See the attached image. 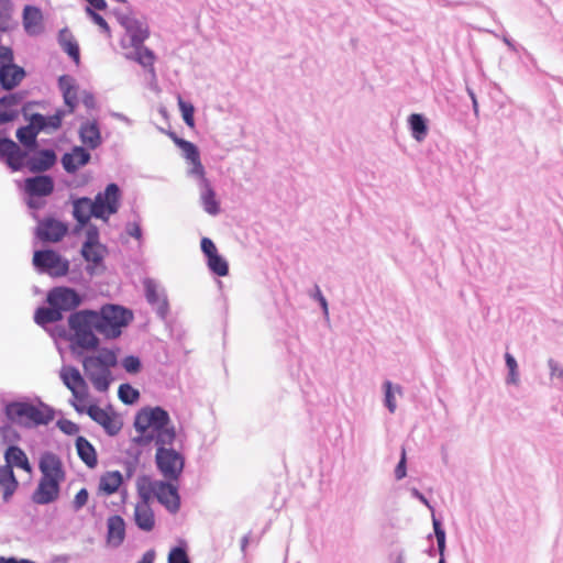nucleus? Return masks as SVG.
I'll list each match as a JSON object with an SVG mask.
<instances>
[{
  "label": "nucleus",
  "mask_w": 563,
  "mask_h": 563,
  "mask_svg": "<svg viewBox=\"0 0 563 563\" xmlns=\"http://www.w3.org/2000/svg\"><path fill=\"white\" fill-rule=\"evenodd\" d=\"M133 319L130 310L117 306L106 305L100 312L92 310H80L68 318V324L74 332V342L84 350H96L99 339L93 331L109 339L118 338L122 329Z\"/></svg>",
  "instance_id": "f257e3e1"
},
{
  "label": "nucleus",
  "mask_w": 563,
  "mask_h": 563,
  "mask_svg": "<svg viewBox=\"0 0 563 563\" xmlns=\"http://www.w3.org/2000/svg\"><path fill=\"white\" fill-rule=\"evenodd\" d=\"M134 428L139 434L133 442L142 446L152 442L170 446L176 439L169 413L162 407L142 408L135 416Z\"/></svg>",
  "instance_id": "f03ea898"
},
{
  "label": "nucleus",
  "mask_w": 563,
  "mask_h": 563,
  "mask_svg": "<svg viewBox=\"0 0 563 563\" xmlns=\"http://www.w3.org/2000/svg\"><path fill=\"white\" fill-rule=\"evenodd\" d=\"M121 192L117 184H109L95 199L81 197L73 201V216L80 225H85L95 217L103 221L117 213L120 207Z\"/></svg>",
  "instance_id": "7ed1b4c3"
},
{
  "label": "nucleus",
  "mask_w": 563,
  "mask_h": 563,
  "mask_svg": "<svg viewBox=\"0 0 563 563\" xmlns=\"http://www.w3.org/2000/svg\"><path fill=\"white\" fill-rule=\"evenodd\" d=\"M119 23L124 27L125 34L120 41L126 59L139 63L142 67L154 71V53L143 45L148 36V31L136 19L128 13L117 14Z\"/></svg>",
  "instance_id": "20e7f679"
},
{
  "label": "nucleus",
  "mask_w": 563,
  "mask_h": 563,
  "mask_svg": "<svg viewBox=\"0 0 563 563\" xmlns=\"http://www.w3.org/2000/svg\"><path fill=\"white\" fill-rule=\"evenodd\" d=\"M117 365V355L113 351L101 349L96 355L86 356L82 367L95 389L107 391L112 382L111 368Z\"/></svg>",
  "instance_id": "39448f33"
},
{
  "label": "nucleus",
  "mask_w": 563,
  "mask_h": 563,
  "mask_svg": "<svg viewBox=\"0 0 563 563\" xmlns=\"http://www.w3.org/2000/svg\"><path fill=\"white\" fill-rule=\"evenodd\" d=\"M7 413L12 421L24 427L47 424L53 418L46 406L37 407L23 401L9 404Z\"/></svg>",
  "instance_id": "423d86ee"
},
{
  "label": "nucleus",
  "mask_w": 563,
  "mask_h": 563,
  "mask_svg": "<svg viewBox=\"0 0 563 563\" xmlns=\"http://www.w3.org/2000/svg\"><path fill=\"white\" fill-rule=\"evenodd\" d=\"M144 481L147 484L146 486L145 484L139 485L142 498L148 500L151 497H155L172 514L179 510L180 497L175 485L164 481Z\"/></svg>",
  "instance_id": "0eeeda50"
},
{
  "label": "nucleus",
  "mask_w": 563,
  "mask_h": 563,
  "mask_svg": "<svg viewBox=\"0 0 563 563\" xmlns=\"http://www.w3.org/2000/svg\"><path fill=\"white\" fill-rule=\"evenodd\" d=\"M155 462L157 468L163 476L168 481H176L180 476L184 470L185 460L184 456L167 445H156Z\"/></svg>",
  "instance_id": "6e6552de"
},
{
  "label": "nucleus",
  "mask_w": 563,
  "mask_h": 563,
  "mask_svg": "<svg viewBox=\"0 0 563 563\" xmlns=\"http://www.w3.org/2000/svg\"><path fill=\"white\" fill-rule=\"evenodd\" d=\"M13 52L10 47L0 46V86L4 90H12L25 77V70L14 64Z\"/></svg>",
  "instance_id": "1a4fd4ad"
},
{
  "label": "nucleus",
  "mask_w": 563,
  "mask_h": 563,
  "mask_svg": "<svg viewBox=\"0 0 563 563\" xmlns=\"http://www.w3.org/2000/svg\"><path fill=\"white\" fill-rule=\"evenodd\" d=\"M33 265L40 273L52 277L65 276L69 269V262L52 250L35 251Z\"/></svg>",
  "instance_id": "9d476101"
},
{
  "label": "nucleus",
  "mask_w": 563,
  "mask_h": 563,
  "mask_svg": "<svg viewBox=\"0 0 563 563\" xmlns=\"http://www.w3.org/2000/svg\"><path fill=\"white\" fill-rule=\"evenodd\" d=\"M175 144L181 150L183 156L188 164L187 174L190 177H202L206 174L205 167L200 161V153L198 147L184 139L178 137L174 133H170Z\"/></svg>",
  "instance_id": "9b49d317"
},
{
  "label": "nucleus",
  "mask_w": 563,
  "mask_h": 563,
  "mask_svg": "<svg viewBox=\"0 0 563 563\" xmlns=\"http://www.w3.org/2000/svg\"><path fill=\"white\" fill-rule=\"evenodd\" d=\"M47 303L63 314L76 309L81 303V297L71 288L56 287L48 292Z\"/></svg>",
  "instance_id": "f8f14e48"
},
{
  "label": "nucleus",
  "mask_w": 563,
  "mask_h": 563,
  "mask_svg": "<svg viewBox=\"0 0 563 563\" xmlns=\"http://www.w3.org/2000/svg\"><path fill=\"white\" fill-rule=\"evenodd\" d=\"M143 286L147 302L155 309L161 319H165L168 313V301L165 289L158 282L152 278H145Z\"/></svg>",
  "instance_id": "ddd939ff"
},
{
  "label": "nucleus",
  "mask_w": 563,
  "mask_h": 563,
  "mask_svg": "<svg viewBox=\"0 0 563 563\" xmlns=\"http://www.w3.org/2000/svg\"><path fill=\"white\" fill-rule=\"evenodd\" d=\"M59 377L64 385L71 391L75 400L84 401L88 396V385L79 369L74 366H63Z\"/></svg>",
  "instance_id": "4468645a"
},
{
  "label": "nucleus",
  "mask_w": 563,
  "mask_h": 563,
  "mask_svg": "<svg viewBox=\"0 0 563 563\" xmlns=\"http://www.w3.org/2000/svg\"><path fill=\"white\" fill-rule=\"evenodd\" d=\"M67 225L54 218H46L38 222L36 235L44 242H58L67 233Z\"/></svg>",
  "instance_id": "2eb2a0df"
},
{
  "label": "nucleus",
  "mask_w": 563,
  "mask_h": 563,
  "mask_svg": "<svg viewBox=\"0 0 563 563\" xmlns=\"http://www.w3.org/2000/svg\"><path fill=\"white\" fill-rule=\"evenodd\" d=\"M198 179L199 187V200L203 210L210 216H217L220 212V203L217 200L216 191L211 187L210 181L206 178V174L202 177H196Z\"/></svg>",
  "instance_id": "dca6fc26"
},
{
  "label": "nucleus",
  "mask_w": 563,
  "mask_h": 563,
  "mask_svg": "<svg viewBox=\"0 0 563 563\" xmlns=\"http://www.w3.org/2000/svg\"><path fill=\"white\" fill-rule=\"evenodd\" d=\"M59 481L41 478L32 499L35 504L47 505L57 499L59 494Z\"/></svg>",
  "instance_id": "f3484780"
},
{
  "label": "nucleus",
  "mask_w": 563,
  "mask_h": 563,
  "mask_svg": "<svg viewBox=\"0 0 563 563\" xmlns=\"http://www.w3.org/2000/svg\"><path fill=\"white\" fill-rule=\"evenodd\" d=\"M40 470L42 478L63 482L65 474L59 457L51 452H46L40 460Z\"/></svg>",
  "instance_id": "a211bd4d"
},
{
  "label": "nucleus",
  "mask_w": 563,
  "mask_h": 563,
  "mask_svg": "<svg viewBox=\"0 0 563 563\" xmlns=\"http://www.w3.org/2000/svg\"><path fill=\"white\" fill-rule=\"evenodd\" d=\"M90 158L91 155L86 148L74 146L70 152L63 155L62 165L68 174H74L79 168L87 165Z\"/></svg>",
  "instance_id": "6ab92c4d"
},
{
  "label": "nucleus",
  "mask_w": 563,
  "mask_h": 563,
  "mask_svg": "<svg viewBox=\"0 0 563 563\" xmlns=\"http://www.w3.org/2000/svg\"><path fill=\"white\" fill-rule=\"evenodd\" d=\"M22 23L25 32L31 36H36L43 32L42 11L34 5H25L22 14Z\"/></svg>",
  "instance_id": "aec40b11"
},
{
  "label": "nucleus",
  "mask_w": 563,
  "mask_h": 563,
  "mask_svg": "<svg viewBox=\"0 0 563 563\" xmlns=\"http://www.w3.org/2000/svg\"><path fill=\"white\" fill-rule=\"evenodd\" d=\"M24 190L27 195L47 197L54 190L53 178L47 175L26 178Z\"/></svg>",
  "instance_id": "412c9836"
},
{
  "label": "nucleus",
  "mask_w": 563,
  "mask_h": 563,
  "mask_svg": "<svg viewBox=\"0 0 563 563\" xmlns=\"http://www.w3.org/2000/svg\"><path fill=\"white\" fill-rule=\"evenodd\" d=\"M107 543L112 548L120 547L125 538V522L121 516H111L107 520Z\"/></svg>",
  "instance_id": "4be33fe9"
},
{
  "label": "nucleus",
  "mask_w": 563,
  "mask_h": 563,
  "mask_svg": "<svg viewBox=\"0 0 563 563\" xmlns=\"http://www.w3.org/2000/svg\"><path fill=\"white\" fill-rule=\"evenodd\" d=\"M134 521L137 528L143 531L148 532L154 529L155 517L147 499L142 498V501L135 505Z\"/></svg>",
  "instance_id": "5701e85b"
},
{
  "label": "nucleus",
  "mask_w": 563,
  "mask_h": 563,
  "mask_svg": "<svg viewBox=\"0 0 563 563\" xmlns=\"http://www.w3.org/2000/svg\"><path fill=\"white\" fill-rule=\"evenodd\" d=\"M86 413L98 424L102 426L108 434L114 435L119 432L120 426L104 409L99 406L91 405L87 407Z\"/></svg>",
  "instance_id": "b1692460"
},
{
  "label": "nucleus",
  "mask_w": 563,
  "mask_h": 563,
  "mask_svg": "<svg viewBox=\"0 0 563 563\" xmlns=\"http://www.w3.org/2000/svg\"><path fill=\"white\" fill-rule=\"evenodd\" d=\"M58 87L63 93L65 104L69 112H73L78 104V86L76 80L69 75H63L58 78Z\"/></svg>",
  "instance_id": "393cba45"
},
{
  "label": "nucleus",
  "mask_w": 563,
  "mask_h": 563,
  "mask_svg": "<svg viewBox=\"0 0 563 563\" xmlns=\"http://www.w3.org/2000/svg\"><path fill=\"white\" fill-rule=\"evenodd\" d=\"M79 139L90 150H95L102 143L97 121H86L79 128Z\"/></svg>",
  "instance_id": "a878e982"
},
{
  "label": "nucleus",
  "mask_w": 563,
  "mask_h": 563,
  "mask_svg": "<svg viewBox=\"0 0 563 563\" xmlns=\"http://www.w3.org/2000/svg\"><path fill=\"white\" fill-rule=\"evenodd\" d=\"M4 460H5L4 466H10L11 470H13V467H18V468H22L29 473L32 471L26 454L19 446H15V445L9 446L4 453Z\"/></svg>",
  "instance_id": "bb28decb"
},
{
  "label": "nucleus",
  "mask_w": 563,
  "mask_h": 563,
  "mask_svg": "<svg viewBox=\"0 0 563 563\" xmlns=\"http://www.w3.org/2000/svg\"><path fill=\"white\" fill-rule=\"evenodd\" d=\"M58 43L63 51L67 53L76 64H79V46L74 40L71 32L67 27L59 31Z\"/></svg>",
  "instance_id": "cd10ccee"
},
{
  "label": "nucleus",
  "mask_w": 563,
  "mask_h": 563,
  "mask_svg": "<svg viewBox=\"0 0 563 563\" xmlns=\"http://www.w3.org/2000/svg\"><path fill=\"white\" fill-rule=\"evenodd\" d=\"M76 449L80 460L90 468L97 465V454L92 444L84 437L76 439Z\"/></svg>",
  "instance_id": "c85d7f7f"
},
{
  "label": "nucleus",
  "mask_w": 563,
  "mask_h": 563,
  "mask_svg": "<svg viewBox=\"0 0 563 563\" xmlns=\"http://www.w3.org/2000/svg\"><path fill=\"white\" fill-rule=\"evenodd\" d=\"M18 481L10 466H0V487L3 489V500L8 501L18 488Z\"/></svg>",
  "instance_id": "c756f323"
},
{
  "label": "nucleus",
  "mask_w": 563,
  "mask_h": 563,
  "mask_svg": "<svg viewBox=\"0 0 563 563\" xmlns=\"http://www.w3.org/2000/svg\"><path fill=\"white\" fill-rule=\"evenodd\" d=\"M122 484V475L119 471L104 473L99 481V490L106 495L114 494Z\"/></svg>",
  "instance_id": "7c9ffc66"
},
{
  "label": "nucleus",
  "mask_w": 563,
  "mask_h": 563,
  "mask_svg": "<svg viewBox=\"0 0 563 563\" xmlns=\"http://www.w3.org/2000/svg\"><path fill=\"white\" fill-rule=\"evenodd\" d=\"M408 124L411 135L417 142H422L428 134V125L424 117L419 113H412L408 118Z\"/></svg>",
  "instance_id": "2f4dec72"
},
{
  "label": "nucleus",
  "mask_w": 563,
  "mask_h": 563,
  "mask_svg": "<svg viewBox=\"0 0 563 563\" xmlns=\"http://www.w3.org/2000/svg\"><path fill=\"white\" fill-rule=\"evenodd\" d=\"M63 319V314L53 307H41L35 311L34 320L40 325L57 322Z\"/></svg>",
  "instance_id": "473e14b6"
},
{
  "label": "nucleus",
  "mask_w": 563,
  "mask_h": 563,
  "mask_svg": "<svg viewBox=\"0 0 563 563\" xmlns=\"http://www.w3.org/2000/svg\"><path fill=\"white\" fill-rule=\"evenodd\" d=\"M104 247L100 243H84L81 254L87 262L99 264L104 255Z\"/></svg>",
  "instance_id": "72a5a7b5"
},
{
  "label": "nucleus",
  "mask_w": 563,
  "mask_h": 563,
  "mask_svg": "<svg viewBox=\"0 0 563 563\" xmlns=\"http://www.w3.org/2000/svg\"><path fill=\"white\" fill-rule=\"evenodd\" d=\"M13 4L11 0H0V32H7L12 29Z\"/></svg>",
  "instance_id": "f704fd0d"
},
{
  "label": "nucleus",
  "mask_w": 563,
  "mask_h": 563,
  "mask_svg": "<svg viewBox=\"0 0 563 563\" xmlns=\"http://www.w3.org/2000/svg\"><path fill=\"white\" fill-rule=\"evenodd\" d=\"M16 139L24 146L23 151H35L37 148L36 135L26 125L18 129Z\"/></svg>",
  "instance_id": "c9c22d12"
},
{
  "label": "nucleus",
  "mask_w": 563,
  "mask_h": 563,
  "mask_svg": "<svg viewBox=\"0 0 563 563\" xmlns=\"http://www.w3.org/2000/svg\"><path fill=\"white\" fill-rule=\"evenodd\" d=\"M384 390H385V406L389 410L390 413H394L397 408L395 394H401V387L399 385H393L391 382L386 380L384 383Z\"/></svg>",
  "instance_id": "e433bc0d"
},
{
  "label": "nucleus",
  "mask_w": 563,
  "mask_h": 563,
  "mask_svg": "<svg viewBox=\"0 0 563 563\" xmlns=\"http://www.w3.org/2000/svg\"><path fill=\"white\" fill-rule=\"evenodd\" d=\"M207 265L218 276H227L229 273L228 262L218 253L207 258Z\"/></svg>",
  "instance_id": "4c0bfd02"
},
{
  "label": "nucleus",
  "mask_w": 563,
  "mask_h": 563,
  "mask_svg": "<svg viewBox=\"0 0 563 563\" xmlns=\"http://www.w3.org/2000/svg\"><path fill=\"white\" fill-rule=\"evenodd\" d=\"M505 361L508 369V374L506 376V384L517 386L519 384L517 361L510 353L505 354Z\"/></svg>",
  "instance_id": "58836bf2"
},
{
  "label": "nucleus",
  "mask_w": 563,
  "mask_h": 563,
  "mask_svg": "<svg viewBox=\"0 0 563 563\" xmlns=\"http://www.w3.org/2000/svg\"><path fill=\"white\" fill-rule=\"evenodd\" d=\"M118 396L123 404L132 405L139 399L140 393L130 384H121L118 390Z\"/></svg>",
  "instance_id": "ea45409f"
},
{
  "label": "nucleus",
  "mask_w": 563,
  "mask_h": 563,
  "mask_svg": "<svg viewBox=\"0 0 563 563\" xmlns=\"http://www.w3.org/2000/svg\"><path fill=\"white\" fill-rule=\"evenodd\" d=\"M178 107L181 112L183 120L189 128L195 126V108L190 102L185 101L181 97H178Z\"/></svg>",
  "instance_id": "a19ab883"
},
{
  "label": "nucleus",
  "mask_w": 563,
  "mask_h": 563,
  "mask_svg": "<svg viewBox=\"0 0 563 563\" xmlns=\"http://www.w3.org/2000/svg\"><path fill=\"white\" fill-rule=\"evenodd\" d=\"M432 525L437 539L438 552L440 558H444L445 552V531L443 530L441 522L432 516Z\"/></svg>",
  "instance_id": "79ce46f5"
},
{
  "label": "nucleus",
  "mask_w": 563,
  "mask_h": 563,
  "mask_svg": "<svg viewBox=\"0 0 563 563\" xmlns=\"http://www.w3.org/2000/svg\"><path fill=\"white\" fill-rule=\"evenodd\" d=\"M26 126L31 128V131L37 136L41 131H47V119L40 113L32 114Z\"/></svg>",
  "instance_id": "37998d69"
},
{
  "label": "nucleus",
  "mask_w": 563,
  "mask_h": 563,
  "mask_svg": "<svg viewBox=\"0 0 563 563\" xmlns=\"http://www.w3.org/2000/svg\"><path fill=\"white\" fill-rule=\"evenodd\" d=\"M309 296L317 300V302H319L321 309H322V312H323V316L325 319H329V307H328V301L325 299V297L323 296L320 287L318 285L314 286L313 290L311 292H309Z\"/></svg>",
  "instance_id": "c03bdc74"
},
{
  "label": "nucleus",
  "mask_w": 563,
  "mask_h": 563,
  "mask_svg": "<svg viewBox=\"0 0 563 563\" xmlns=\"http://www.w3.org/2000/svg\"><path fill=\"white\" fill-rule=\"evenodd\" d=\"M168 563H190V562H189V559H188V555H187L185 549L177 547V548L172 549V551L169 552Z\"/></svg>",
  "instance_id": "a18cd8bd"
},
{
  "label": "nucleus",
  "mask_w": 563,
  "mask_h": 563,
  "mask_svg": "<svg viewBox=\"0 0 563 563\" xmlns=\"http://www.w3.org/2000/svg\"><path fill=\"white\" fill-rule=\"evenodd\" d=\"M123 368L131 374H135L141 369V361L139 357L129 355L122 361Z\"/></svg>",
  "instance_id": "49530a36"
},
{
  "label": "nucleus",
  "mask_w": 563,
  "mask_h": 563,
  "mask_svg": "<svg viewBox=\"0 0 563 563\" xmlns=\"http://www.w3.org/2000/svg\"><path fill=\"white\" fill-rule=\"evenodd\" d=\"M86 13L103 32H110V27L107 21L100 14L95 12L90 7L86 8Z\"/></svg>",
  "instance_id": "de8ad7c7"
},
{
  "label": "nucleus",
  "mask_w": 563,
  "mask_h": 563,
  "mask_svg": "<svg viewBox=\"0 0 563 563\" xmlns=\"http://www.w3.org/2000/svg\"><path fill=\"white\" fill-rule=\"evenodd\" d=\"M57 427L59 428L60 431L68 435H74L79 431V427L75 422L67 419L58 420Z\"/></svg>",
  "instance_id": "09e8293b"
},
{
  "label": "nucleus",
  "mask_w": 563,
  "mask_h": 563,
  "mask_svg": "<svg viewBox=\"0 0 563 563\" xmlns=\"http://www.w3.org/2000/svg\"><path fill=\"white\" fill-rule=\"evenodd\" d=\"M89 494L86 488H81L75 496L73 500V508L75 511L81 509L88 501Z\"/></svg>",
  "instance_id": "8fccbe9b"
},
{
  "label": "nucleus",
  "mask_w": 563,
  "mask_h": 563,
  "mask_svg": "<svg viewBox=\"0 0 563 563\" xmlns=\"http://www.w3.org/2000/svg\"><path fill=\"white\" fill-rule=\"evenodd\" d=\"M550 368V376L552 379L563 380V367L554 360L548 362Z\"/></svg>",
  "instance_id": "3c124183"
},
{
  "label": "nucleus",
  "mask_w": 563,
  "mask_h": 563,
  "mask_svg": "<svg viewBox=\"0 0 563 563\" xmlns=\"http://www.w3.org/2000/svg\"><path fill=\"white\" fill-rule=\"evenodd\" d=\"M407 475V466H406V451L401 450L400 461L398 462L395 468V477L396 479H402Z\"/></svg>",
  "instance_id": "603ef678"
},
{
  "label": "nucleus",
  "mask_w": 563,
  "mask_h": 563,
  "mask_svg": "<svg viewBox=\"0 0 563 563\" xmlns=\"http://www.w3.org/2000/svg\"><path fill=\"white\" fill-rule=\"evenodd\" d=\"M201 251L207 256V258L218 253L214 243L209 238H202Z\"/></svg>",
  "instance_id": "864d4df0"
},
{
  "label": "nucleus",
  "mask_w": 563,
  "mask_h": 563,
  "mask_svg": "<svg viewBox=\"0 0 563 563\" xmlns=\"http://www.w3.org/2000/svg\"><path fill=\"white\" fill-rule=\"evenodd\" d=\"M125 231L130 236L136 240H141L142 238V230L137 222H129L125 227Z\"/></svg>",
  "instance_id": "5fc2aeb1"
},
{
  "label": "nucleus",
  "mask_w": 563,
  "mask_h": 563,
  "mask_svg": "<svg viewBox=\"0 0 563 563\" xmlns=\"http://www.w3.org/2000/svg\"><path fill=\"white\" fill-rule=\"evenodd\" d=\"M43 198H44L43 196L27 195L26 203L30 209L37 210V209H41L45 205V201Z\"/></svg>",
  "instance_id": "6e6d98bb"
},
{
  "label": "nucleus",
  "mask_w": 563,
  "mask_h": 563,
  "mask_svg": "<svg viewBox=\"0 0 563 563\" xmlns=\"http://www.w3.org/2000/svg\"><path fill=\"white\" fill-rule=\"evenodd\" d=\"M20 101H21V97L18 93H11V95L0 98V108L16 106L20 103Z\"/></svg>",
  "instance_id": "4d7b16f0"
},
{
  "label": "nucleus",
  "mask_w": 563,
  "mask_h": 563,
  "mask_svg": "<svg viewBox=\"0 0 563 563\" xmlns=\"http://www.w3.org/2000/svg\"><path fill=\"white\" fill-rule=\"evenodd\" d=\"M85 243H99V231L97 227L89 225L86 230V241Z\"/></svg>",
  "instance_id": "13d9d810"
},
{
  "label": "nucleus",
  "mask_w": 563,
  "mask_h": 563,
  "mask_svg": "<svg viewBox=\"0 0 563 563\" xmlns=\"http://www.w3.org/2000/svg\"><path fill=\"white\" fill-rule=\"evenodd\" d=\"M63 113L57 112L54 115L46 117L47 130H57L62 124Z\"/></svg>",
  "instance_id": "bf43d9fd"
},
{
  "label": "nucleus",
  "mask_w": 563,
  "mask_h": 563,
  "mask_svg": "<svg viewBox=\"0 0 563 563\" xmlns=\"http://www.w3.org/2000/svg\"><path fill=\"white\" fill-rule=\"evenodd\" d=\"M18 117V112L14 110L1 111L0 110V125L13 121Z\"/></svg>",
  "instance_id": "052dcab7"
},
{
  "label": "nucleus",
  "mask_w": 563,
  "mask_h": 563,
  "mask_svg": "<svg viewBox=\"0 0 563 563\" xmlns=\"http://www.w3.org/2000/svg\"><path fill=\"white\" fill-rule=\"evenodd\" d=\"M410 492L415 498L420 500L423 505H426L433 512V507L430 505L429 500L417 488H411Z\"/></svg>",
  "instance_id": "680f3d73"
},
{
  "label": "nucleus",
  "mask_w": 563,
  "mask_h": 563,
  "mask_svg": "<svg viewBox=\"0 0 563 563\" xmlns=\"http://www.w3.org/2000/svg\"><path fill=\"white\" fill-rule=\"evenodd\" d=\"M82 103L89 109L95 108V104H96L95 97L89 92H85V95L82 97Z\"/></svg>",
  "instance_id": "e2e57ef3"
},
{
  "label": "nucleus",
  "mask_w": 563,
  "mask_h": 563,
  "mask_svg": "<svg viewBox=\"0 0 563 563\" xmlns=\"http://www.w3.org/2000/svg\"><path fill=\"white\" fill-rule=\"evenodd\" d=\"M155 552L153 550L146 551L142 559L136 563H154Z\"/></svg>",
  "instance_id": "0e129e2a"
},
{
  "label": "nucleus",
  "mask_w": 563,
  "mask_h": 563,
  "mask_svg": "<svg viewBox=\"0 0 563 563\" xmlns=\"http://www.w3.org/2000/svg\"><path fill=\"white\" fill-rule=\"evenodd\" d=\"M466 90H467V93H468V96H470V98L472 100L474 114L478 115V102H477L476 96H475L473 89H471L470 87H467Z\"/></svg>",
  "instance_id": "69168bd1"
},
{
  "label": "nucleus",
  "mask_w": 563,
  "mask_h": 563,
  "mask_svg": "<svg viewBox=\"0 0 563 563\" xmlns=\"http://www.w3.org/2000/svg\"><path fill=\"white\" fill-rule=\"evenodd\" d=\"M111 117L117 119V120H120L124 123H126L128 125H131L132 124V120L129 119L125 114L123 113H120V112H112L111 113Z\"/></svg>",
  "instance_id": "338daca9"
},
{
  "label": "nucleus",
  "mask_w": 563,
  "mask_h": 563,
  "mask_svg": "<svg viewBox=\"0 0 563 563\" xmlns=\"http://www.w3.org/2000/svg\"><path fill=\"white\" fill-rule=\"evenodd\" d=\"M0 563H20V559H16L13 556H10V558L0 556Z\"/></svg>",
  "instance_id": "774afa93"
}]
</instances>
